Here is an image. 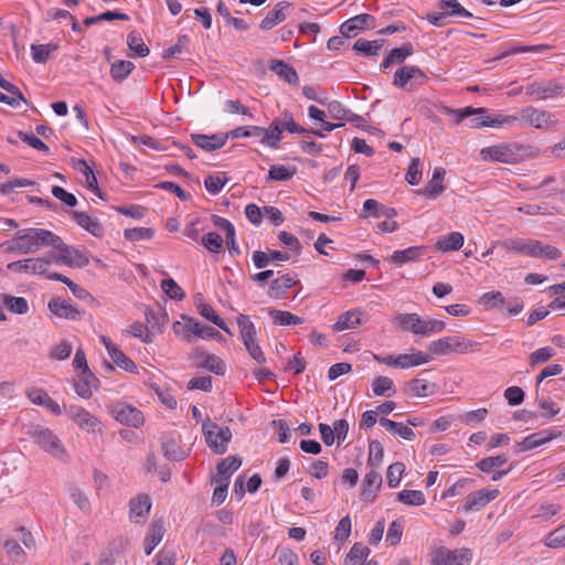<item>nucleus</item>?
<instances>
[{
    "label": "nucleus",
    "mask_w": 565,
    "mask_h": 565,
    "mask_svg": "<svg viewBox=\"0 0 565 565\" xmlns=\"http://www.w3.org/2000/svg\"><path fill=\"white\" fill-rule=\"evenodd\" d=\"M55 235L45 228H24L18 231L13 238L3 242L0 247L7 253L32 254L43 246H52Z\"/></svg>",
    "instance_id": "1"
},
{
    "label": "nucleus",
    "mask_w": 565,
    "mask_h": 565,
    "mask_svg": "<svg viewBox=\"0 0 565 565\" xmlns=\"http://www.w3.org/2000/svg\"><path fill=\"white\" fill-rule=\"evenodd\" d=\"M395 322L402 329L422 337H430L446 328V323L443 320L422 318L417 313H401L396 316Z\"/></svg>",
    "instance_id": "2"
},
{
    "label": "nucleus",
    "mask_w": 565,
    "mask_h": 565,
    "mask_svg": "<svg viewBox=\"0 0 565 565\" xmlns=\"http://www.w3.org/2000/svg\"><path fill=\"white\" fill-rule=\"evenodd\" d=\"M529 147L518 142L491 146L481 150L484 160L499 161L503 163H518L527 154Z\"/></svg>",
    "instance_id": "3"
},
{
    "label": "nucleus",
    "mask_w": 565,
    "mask_h": 565,
    "mask_svg": "<svg viewBox=\"0 0 565 565\" xmlns=\"http://www.w3.org/2000/svg\"><path fill=\"white\" fill-rule=\"evenodd\" d=\"M34 443L45 452L60 461H66L68 454L60 438L49 428L35 427L31 431Z\"/></svg>",
    "instance_id": "4"
},
{
    "label": "nucleus",
    "mask_w": 565,
    "mask_h": 565,
    "mask_svg": "<svg viewBox=\"0 0 565 565\" xmlns=\"http://www.w3.org/2000/svg\"><path fill=\"white\" fill-rule=\"evenodd\" d=\"M202 431L207 446L216 455H223L227 451V445L232 440V430L230 427H218L209 418L202 424Z\"/></svg>",
    "instance_id": "5"
},
{
    "label": "nucleus",
    "mask_w": 565,
    "mask_h": 565,
    "mask_svg": "<svg viewBox=\"0 0 565 565\" xmlns=\"http://www.w3.org/2000/svg\"><path fill=\"white\" fill-rule=\"evenodd\" d=\"M515 118L516 122L527 125L536 129L554 128L558 121L554 114L547 110L536 109L532 106H527L520 113L515 114Z\"/></svg>",
    "instance_id": "6"
},
{
    "label": "nucleus",
    "mask_w": 565,
    "mask_h": 565,
    "mask_svg": "<svg viewBox=\"0 0 565 565\" xmlns=\"http://www.w3.org/2000/svg\"><path fill=\"white\" fill-rule=\"evenodd\" d=\"M52 247L58 252V255L54 256L55 264L77 268H83L89 264L88 257L82 250L66 245L58 235H55Z\"/></svg>",
    "instance_id": "7"
},
{
    "label": "nucleus",
    "mask_w": 565,
    "mask_h": 565,
    "mask_svg": "<svg viewBox=\"0 0 565 565\" xmlns=\"http://www.w3.org/2000/svg\"><path fill=\"white\" fill-rule=\"evenodd\" d=\"M66 415L82 429L89 434L102 433L100 420L88 411L77 405L64 406Z\"/></svg>",
    "instance_id": "8"
},
{
    "label": "nucleus",
    "mask_w": 565,
    "mask_h": 565,
    "mask_svg": "<svg viewBox=\"0 0 565 565\" xmlns=\"http://www.w3.org/2000/svg\"><path fill=\"white\" fill-rule=\"evenodd\" d=\"M109 411L114 418L124 425L137 428L145 422V417L138 408L124 402L113 403Z\"/></svg>",
    "instance_id": "9"
},
{
    "label": "nucleus",
    "mask_w": 565,
    "mask_h": 565,
    "mask_svg": "<svg viewBox=\"0 0 565 565\" xmlns=\"http://www.w3.org/2000/svg\"><path fill=\"white\" fill-rule=\"evenodd\" d=\"M182 319L185 321V323H181L179 321L173 323V331L175 334L190 332L202 339L221 337L217 330L210 326L201 324L196 319L192 317L182 316Z\"/></svg>",
    "instance_id": "10"
},
{
    "label": "nucleus",
    "mask_w": 565,
    "mask_h": 565,
    "mask_svg": "<svg viewBox=\"0 0 565 565\" xmlns=\"http://www.w3.org/2000/svg\"><path fill=\"white\" fill-rule=\"evenodd\" d=\"M471 557L470 550H449L439 547L435 551L433 556V565H466Z\"/></svg>",
    "instance_id": "11"
},
{
    "label": "nucleus",
    "mask_w": 565,
    "mask_h": 565,
    "mask_svg": "<svg viewBox=\"0 0 565 565\" xmlns=\"http://www.w3.org/2000/svg\"><path fill=\"white\" fill-rule=\"evenodd\" d=\"M51 260L47 258H29L23 260H17L8 264V269L19 273H30L34 275H42L47 278L49 266Z\"/></svg>",
    "instance_id": "12"
},
{
    "label": "nucleus",
    "mask_w": 565,
    "mask_h": 565,
    "mask_svg": "<svg viewBox=\"0 0 565 565\" xmlns=\"http://www.w3.org/2000/svg\"><path fill=\"white\" fill-rule=\"evenodd\" d=\"M426 81V74L418 66H403L395 72L393 85L406 88L408 85L424 84Z\"/></svg>",
    "instance_id": "13"
},
{
    "label": "nucleus",
    "mask_w": 565,
    "mask_h": 565,
    "mask_svg": "<svg viewBox=\"0 0 565 565\" xmlns=\"http://www.w3.org/2000/svg\"><path fill=\"white\" fill-rule=\"evenodd\" d=\"M564 87L553 81L533 82L525 87V94L534 99H550L562 94Z\"/></svg>",
    "instance_id": "14"
},
{
    "label": "nucleus",
    "mask_w": 565,
    "mask_h": 565,
    "mask_svg": "<svg viewBox=\"0 0 565 565\" xmlns=\"http://www.w3.org/2000/svg\"><path fill=\"white\" fill-rule=\"evenodd\" d=\"M499 495L497 489H481L467 495L466 501L458 511H479Z\"/></svg>",
    "instance_id": "15"
},
{
    "label": "nucleus",
    "mask_w": 565,
    "mask_h": 565,
    "mask_svg": "<svg viewBox=\"0 0 565 565\" xmlns=\"http://www.w3.org/2000/svg\"><path fill=\"white\" fill-rule=\"evenodd\" d=\"M150 510V497L141 493L129 501V520L136 524L145 523Z\"/></svg>",
    "instance_id": "16"
},
{
    "label": "nucleus",
    "mask_w": 565,
    "mask_h": 565,
    "mask_svg": "<svg viewBox=\"0 0 565 565\" xmlns=\"http://www.w3.org/2000/svg\"><path fill=\"white\" fill-rule=\"evenodd\" d=\"M562 435L559 430L545 429L537 433H533L526 436L523 440L518 443L516 448L518 451H527L532 450L536 447L542 446L543 444L557 438Z\"/></svg>",
    "instance_id": "17"
},
{
    "label": "nucleus",
    "mask_w": 565,
    "mask_h": 565,
    "mask_svg": "<svg viewBox=\"0 0 565 565\" xmlns=\"http://www.w3.org/2000/svg\"><path fill=\"white\" fill-rule=\"evenodd\" d=\"M375 23V18L367 13L358 14L345 22H343L340 26V32L342 36L350 38L356 34L359 30L363 29H373Z\"/></svg>",
    "instance_id": "18"
},
{
    "label": "nucleus",
    "mask_w": 565,
    "mask_h": 565,
    "mask_svg": "<svg viewBox=\"0 0 565 565\" xmlns=\"http://www.w3.org/2000/svg\"><path fill=\"white\" fill-rule=\"evenodd\" d=\"M367 321L366 312L360 309H353L341 313L333 324L334 331H344L354 329Z\"/></svg>",
    "instance_id": "19"
},
{
    "label": "nucleus",
    "mask_w": 565,
    "mask_h": 565,
    "mask_svg": "<svg viewBox=\"0 0 565 565\" xmlns=\"http://www.w3.org/2000/svg\"><path fill=\"white\" fill-rule=\"evenodd\" d=\"M47 307L50 311L57 316L58 318H64L73 321L79 320L82 318V312L76 307L61 298H52L49 301Z\"/></svg>",
    "instance_id": "20"
},
{
    "label": "nucleus",
    "mask_w": 565,
    "mask_h": 565,
    "mask_svg": "<svg viewBox=\"0 0 565 565\" xmlns=\"http://www.w3.org/2000/svg\"><path fill=\"white\" fill-rule=\"evenodd\" d=\"M97 382V377L90 370L82 371L74 380V390L79 397L88 399L92 397L93 388H96Z\"/></svg>",
    "instance_id": "21"
},
{
    "label": "nucleus",
    "mask_w": 565,
    "mask_h": 565,
    "mask_svg": "<svg viewBox=\"0 0 565 565\" xmlns=\"http://www.w3.org/2000/svg\"><path fill=\"white\" fill-rule=\"evenodd\" d=\"M191 139L194 145L205 151H214L221 149L227 141L226 134L202 135L193 134Z\"/></svg>",
    "instance_id": "22"
},
{
    "label": "nucleus",
    "mask_w": 565,
    "mask_h": 565,
    "mask_svg": "<svg viewBox=\"0 0 565 565\" xmlns=\"http://www.w3.org/2000/svg\"><path fill=\"white\" fill-rule=\"evenodd\" d=\"M291 6L288 1L278 2L275 8L267 12L266 17L262 20L259 28L262 30H271L277 24L286 20V10Z\"/></svg>",
    "instance_id": "23"
},
{
    "label": "nucleus",
    "mask_w": 565,
    "mask_h": 565,
    "mask_svg": "<svg viewBox=\"0 0 565 565\" xmlns=\"http://www.w3.org/2000/svg\"><path fill=\"white\" fill-rule=\"evenodd\" d=\"M297 284L295 275L285 274L274 279L268 289V296L273 299H281L288 289Z\"/></svg>",
    "instance_id": "24"
},
{
    "label": "nucleus",
    "mask_w": 565,
    "mask_h": 565,
    "mask_svg": "<svg viewBox=\"0 0 565 565\" xmlns=\"http://www.w3.org/2000/svg\"><path fill=\"white\" fill-rule=\"evenodd\" d=\"M72 216L77 225L86 230L93 236L102 237L104 235V227L98 218L92 217L87 213L79 211H73Z\"/></svg>",
    "instance_id": "25"
},
{
    "label": "nucleus",
    "mask_w": 565,
    "mask_h": 565,
    "mask_svg": "<svg viewBox=\"0 0 565 565\" xmlns=\"http://www.w3.org/2000/svg\"><path fill=\"white\" fill-rule=\"evenodd\" d=\"M260 143L269 148L276 149L282 139V131L280 128V118H275L268 128L262 127Z\"/></svg>",
    "instance_id": "26"
},
{
    "label": "nucleus",
    "mask_w": 565,
    "mask_h": 565,
    "mask_svg": "<svg viewBox=\"0 0 565 565\" xmlns=\"http://www.w3.org/2000/svg\"><path fill=\"white\" fill-rule=\"evenodd\" d=\"M501 246L509 252H515L521 255L533 257L536 246V239L514 238L502 242Z\"/></svg>",
    "instance_id": "27"
},
{
    "label": "nucleus",
    "mask_w": 565,
    "mask_h": 565,
    "mask_svg": "<svg viewBox=\"0 0 565 565\" xmlns=\"http://www.w3.org/2000/svg\"><path fill=\"white\" fill-rule=\"evenodd\" d=\"M164 532L163 521H152L145 539V553L147 555H150L156 546L162 541Z\"/></svg>",
    "instance_id": "28"
},
{
    "label": "nucleus",
    "mask_w": 565,
    "mask_h": 565,
    "mask_svg": "<svg viewBox=\"0 0 565 565\" xmlns=\"http://www.w3.org/2000/svg\"><path fill=\"white\" fill-rule=\"evenodd\" d=\"M382 484V476L375 470H371L363 479L361 497L364 501L372 502L375 499V491Z\"/></svg>",
    "instance_id": "29"
},
{
    "label": "nucleus",
    "mask_w": 565,
    "mask_h": 565,
    "mask_svg": "<svg viewBox=\"0 0 565 565\" xmlns=\"http://www.w3.org/2000/svg\"><path fill=\"white\" fill-rule=\"evenodd\" d=\"M269 68L290 85H297L299 83V76L296 70L281 60L270 61Z\"/></svg>",
    "instance_id": "30"
},
{
    "label": "nucleus",
    "mask_w": 565,
    "mask_h": 565,
    "mask_svg": "<svg viewBox=\"0 0 565 565\" xmlns=\"http://www.w3.org/2000/svg\"><path fill=\"white\" fill-rule=\"evenodd\" d=\"M446 171L441 167H437L434 170L431 180L428 184L420 191L422 194L427 195L430 199H436L445 191V185L443 184L444 177Z\"/></svg>",
    "instance_id": "31"
},
{
    "label": "nucleus",
    "mask_w": 565,
    "mask_h": 565,
    "mask_svg": "<svg viewBox=\"0 0 565 565\" xmlns=\"http://www.w3.org/2000/svg\"><path fill=\"white\" fill-rule=\"evenodd\" d=\"M363 211L365 212V215H363L364 217L371 215L374 217L392 218L397 215V211L394 207L383 205L373 199H367L363 203Z\"/></svg>",
    "instance_id": "32"
},
{
    "label": "nucleus",
    "mask_w": 565,
    "mask_h": 565,
    "mask_svg": "<svg viewBox=\"0 0 565 565\" xmlns=\"http://www.w3.org/2000/svg\"><path fill=\"white\" fill-rule=\"evenodd\" d=\"M431 355L425 354L420 351L414 353H405L395 356V367L408 369L411 366H418L431 361Z\"/></svg>",
    "instance_id": "33"
},
{
    "label": "nucleus",
    "mask_w": 565,
    "mask_h": 565,
    "mask_svg": "<svg viewBox=\"0 0 565 565\" xmlns=\"http://www.w3.org/2000/svg\"><path fill=\"white\" fill-rule=\"evenodd\" d=\"M423 246H412L406 249L395 250L391 255L390 262L401 267L406 263L415 262L416 259H418L423 255Z\"/></svg>",
    "instance_id": "34"
},
{
    "label": "nucleus",
    "mask_w": 565,
    "mask_h": 565,
    "mask_svg": "<svg viewBox=\"0 0 565 565\" xmlns=\"http://www.w3.org/2000/svg\"><path fill=\"white\" fill-rule=\"evenodd\" d=\"M242 465V459L238 456H228L227 458L221 460L217 466V477L216 479L228 481L231 476L238 470Z\"/></svg>",
    "instance_id": "35"
},
{
    "label": "nucleus",
    "mask_w": 565,
    "mask_h": 565,
    "mask_svg": "<svg viewBox=\"0 0 565 565\" xmlns=\"http://www.w3.org/2000/svg\"><path fill=\"white\" fill-rule=\"evenodd\" d=\"M552 50V46L548 44H537V45H513L509 50L502 52L499 56L486 61L487 63L495 62L502 60L509 55L518 54V53H544Z\"/></svg>",
    "instance_id": "36"
},
{
    "label": "nucleus",
    "mask_w": 565,
    "mask_h": 565,
    "mask_svg": "<svg viewBox=\"0 0 565 565\" xmlns=\"http://www.w3.org/2000/svg\"><path fill=\"white\" fill-rule=\"evenodd\" d=\"M451 113L456 116L457 121H461L465 118L471 116V115H479L478 117H475L471 119V127L473 128H481L484 127L483 125H479L483 120H486V108H472L471 106L459 108L451 110Z\"/></svg>",
    "instance_id": "37"
},
{
    "label": "nucleus",
    "mask_w": 565,
    "mask_h": 565,
    "mask_svg": "<svg viewBox=\"0 0 565 565\" xmlns=\"http://www.w3.org/2000/svg\"><path fill=\"white\" fill-rule=\"evenodd\" d=\"M465 242V237L459 232H451L441 236L436 243V247L441 252L459 250Z\"/></svg>",
    "instance_id": "38"
},
{
    "label": "nucleus",
    "mask_w": 565,
    "mask_h": 565,
    "mask_svg": "<svg viewBox=\"0 0 565 565\" xmlns=\"http://www.w3.org/2000/svg\"><path fill=\"white\" fill-rule=\"evenodd\" d=\"M47 279L56 280V281H61V282L65 284L71 289L72 294L78 299H82V300L89 299L90 301L94 300L92 295L86 289L78 286L77 284H75L70 278H67L66 276H64L62 274H58V273L47 274Z\"/></svg>",
    "instance_id": "39"
},
{
    "label": "nucleus",
    "mask_w": 565,
    "mask_h": 565,
    "mask_svg": "<svg viewBox=\"0 0 565 565\" xmlns=\"http://www.w3.org/2000/svg\"><path fill=\"white\" fill-rule=\"evenodd\" d=\"M372 390L376 396L392 397L396 393L393 380L387 376L375 377L372 382Z\"/></svg>",
    "instance_id": "40"
},
{
    "label": "nucleus",
    "mask_w": 565,
    "mask_h": 565,
    "mask_svg": "<svg viewBox=\"0 0 565 565\" xmlns=\"http://www.w3.org/2000/svg\"><path fill=\"white\" fill-rule=\"evenodd\" d=\"M328 114L332 119L337 120L355 121L358 119H361L360 116L347 109L338 100H332L331 103L328 104Z\"/></svg>",
    "instance_id": "41"
},
{
    "label": "nucleus",
    "mask_w": 565,
    "mask_h": 565,
    "mask_svg": "<svg viewBox=\"0 0 565 565\" xmlns=\"http://www.w3.org/2000/svg\"><path fill=\"white\" fill-rule=\"evenodd\" d=\"M407 388L414 396L426 397L434 394L436 385L417 377L407 383Z\"/></svg>",
    "instance_id": "42"
},
{
    "label": "nucleus",
    "mask_w": 565,
    "mask_h": 565,
    "mask_svg": "<svg viewBox=\"0 0 565 565\" xmlns=\"http://www.w3.org/2000/svg\"><path fill=\"white\" fill-rule=\"evenodd\" d=\"M127 45L129 50L132 51V56L146 57L150 52L149 47L145 44L140 33L137 31H131L127 35Z\"/></svg>",
    "instance_id": "43"
},
{
    "label": "nucleus",
    "mask_w": 565,
    "mask_h": 565,
    "mask_svg": "<svg viewBox=\"0 0 565 565\" xmlns=\"http://www.w3.org/2000/svg\"><path fill=\"white\" fill-rule=\"evenodd\" d=\"M269 315L275 324L279 326H296L303 323V318L298 317L289 311L270 309Z\"/></svg>",
    "instance_id": "44"
},
{
    "label": "nucleus",
    "mask_w": 565,
    "mask_h": 565,
    "mask_svg": "<svg viewBox=\"0 0 565 565\" xmlns=\"http://www.w3.org/2000/svg\"><path fill=\"white\" fill-rule=\"evenodd\" d=\"M297 172L295 166H271L266 181H287L290 180Z\"/></svg>",
    "instance_id": "45"
},
{
    "label": "nucleus",
    "mask_w": 565,
    "mask_h": 565,
    "mask_svg": "<svg viewBox=\"0 0 565 565\" xmlns=\"http://www.w3.org/2000/svg\"><path fill=\"white\" fill-rule=\"evenodd\" d=\"M1 297L2 302L9 311L18 315H24L29 311V305L25 298L14 297L7 294H3Z\"/></svg>",
    "instance_id": "46"
},
{
    "label": "nucleus",
    "mask_w": 565,
    "mask_h": 565,
    "mask_svg": "<svg viewBox=\"0 0 565 565\" xmlns=\"http://www.w3.org/2000/svg\"><path fill=\"white\" fill-rule=\"evenodd\" d=\"M438 8L445 15H458L463 18H471L472 13L467 11L457 0H440Z\"/></svg>",
    "instance_id": "47"
},
{
    "label": "nucleus",
    "mask_w": 565,
    "mask_h": 565,
    "mask_svg": "<svg viewBox=\"0 0 565 565\" xmlns=\"http://www.w3.org/2000/svg\"><path fill=\"white\" fill-rule=\"evenodd\" d=\"M135 68L134 63L119 60L111 64L110 75L114 81L120 83L125 81Z\"/></svg>",
    "instance_id": "48"
},
{
    "label": "nucleus",
    "mask_w": 565,
    "mask_h": 565,
    "mask_svg": "<svg viewBox=\"0 0 565 565\" xmlns=\"http://www.w3.org/2000/svg\"><path fill=\"white\" fill-rule=\"evenodd\" d=\"M198 310L202 317H204L206 320L211 321L215 326H217L220 329L225 331L226 333L231 334V331L228 327L226 326L225 321L215 312V310L212 308V306L207 303H198Z\"/></svg>",
    "instance_id": "49"
},
{
    "label": "nucleus",
    "mask_w": 565,
    "mask_h": 565,
    "mask_svg": "<svg viewBox=\"0 0 565 565\" xmlns=\"http://www.w3.org/2000/svg\"><path fill=\"white\" fill-rule=\"evenodd\" d=\"M382 49V41H369L365 39H358L353 44V50L361 52L365 56H376Z\"/></svg>",
    "instance_id": "50"
},
{
    "label": "nucleus",
    "mask_w": 565,
    "mask_h": 565,
    "mask_svg": "<svg viewBox=\"0 0 565 565\" xmlns=\"http://www.w3.org/2000/svg\"><path fill=\"white\" fill-rule=\"evenodd\" d=\"M110 359L117 366L127 372L135 373L137 371V365L135 362L118 348H111Z\"/></svg>",
    "instance_id": "51"
},
{
    "label": "nucleus",
    "mask_w": 565,
    "mask_h": 565,
    "mask_svg": "<svg viewBox=\"0 0 565 565\" xmlns=\"http://www.w3.org/2000/svg\"><path fill=\"white\" fill-rule=\"evenodd\" d=\"M455 337H445L433 341L428 345L429 352L436 355H445L454 352Z\"/></svg>",
    "instance_id": "52"
},
{
    "label": "nucleus",
    "mask_w": 565,
    "mask_h": 565,
    "mask_svg": "<svg viewBox=\"0 0 565 565\" xmlns=\"http://www.w3.org/2000/svg\"><path fill=\"white\" fill-rule=\"evenodd\" d=\"M480 303L486 309H501L505 305V298L501 291H488L480 298Z\"/></svg>",
    "instance_id": "53"
},
{
    "label": "nucleus",
    "mask_w": 565,
    "mask_h": 565,
    "mask_svg": "<svg viewBox=\"0 0 565 565\" xmlns=\"http://www.w3.org/2000/svg\"><path fill=\"white\" fill-rule=\"evenodd\" d=\"M237 324L239 327V333L243 343L256 339V329L248 316L239 315L237 318Z\"/></svg>",
    "instance_id": "54"
},
{
    "label": "nucleus",
    "mask_w": 565,
    "mask_h": 565,
    "mask_svg": "<svg viewBox=\"0 0 565 565\" xmlns=\"http://www.w3.org/2000/svg\"><path fill=\"white\" fill-rule=\"evenodd\" d=\"M507 462H508V456L499 455V456H491V457L483 458L480 461H478L476 466L482 472L489 473L498 468H501Z\"/></svg>",
    "instance_id": "55"
},
{
    "label": "nucleus",
    "mask_w": 565,
    "mask_h": 565,
    "mask_svg": "<svg viewBox=\"0 0 565 565\" xmlns=\"http://www.w3.org/2000/svg\"><path fill=\"white\" fill-rule=\"evenodd\" d=\"M68 494L72 501L84 513H89L92 510L90 502L86 493L75 486L68 487Z\"/></svg>",
    "instance_id": "56"
},
{
    "label": "nucleus",
    "mask_w": 565,
    "mask_h": 565,
    "mask_svg": "<svg viewBox=\"0 0 565 565\" xmlns=\"http://www.w3.org/2000/svg\"><path fill=\"white\" fill-rule=\"evenodd\" d=\"M161 450L168 460L179 461L183 459V451L173 438H163L161 441Z\"/></svg>",
    "instance_id": "57"
},
{
    "label": "nucleus",
    "mask_w": 565,
    "mask_h": 565,
    "mask_svg": "<svg viewBox=\"0 0 565 565\" xmlns=\"http://www.w3.org/2000/svg\"><path fill=\"white\" fill-rule=\"evenodd\" d=\"M397 500L407 505L419 507L425 504L426 499L419 490H403L397 494Z\"/></svg>",
    "instance_id": "58"
},
{
    "label": "nucleus",
    "mask_w": 565,
    "mask_h": 565,
    "mask_svg": "<svg viewBox=\"0 0 565 565\" xmlns=\"http://www.w3.org/2000/svg\"><path fill=\"white\" fill-rule=\"evenodd\" d=\"M516 122L515 115H494V116H487L486 120L480 122L479 125H483L486 127H502V126H511Z\"/></svg>",
    "instance_id": "59"
},
{
    "label": "nucleus",
    "mask_w": 565,
    "mask_h": 565,
    "mask_svg": "<svg viewBox=\"0 0 565 565\" xmlns=\"http://www.w3.org/2000/svg\"><path fill=\"white\" fill-rule=\"evenodd\" d=\"M200 366L217 375H223L226 370L224 362L214 354H205Z\"/></svg>",
    "instance_id": "60"
},
{
    "label": "nucleus",
    "mask_w": 565,
    "mask_h": 565,
    "mask_svg": "<svg viewBox=\"0 0 565 565\" xmlns=\"http://www.w3.org/2000/svg\"><path fill=\"white\" fill-rule=\"evenodd\" d=\"M161 289L170 299L182 300L185 297L182 288L172 278L163 279Z\"/></svg>",
    "instance_id": "61"
},
{
    "label": "nucleus",
    "mask_w": 565,
    "mask_h": 565,
    "mask_svg": "<svg viewBox=\"0 0 565 565\" xmlns=\"http://www.w3.org/2000/svg\"><path fill=\"white\" fill-rule=\"evenodd\" d=\"M154 232L149 227H132L124 232V237L130 242H138L152 238Z\"/></svg>",
    "instance_id": "62"
},
{
    "label": "nucleus",
    "mask_w": 565,
    "mask_h": 565,
    "mask_svg": "<svg viewBox=\"0 0 565 565\" xmlns=\"http://www.w3.org/2000/svg\"><path fill=\"white\" fill-rule=\"evenodd\" d=\"M202 244L209 252L217 254L223 249L224 241L220 234L210 232L202 237Z\"/></svg>",
    "instance_id": "63"
},
{
    "label": "nucleus",
    "mask_w": 565,
    "mask_h": 565,
    "mask_svg": "<svg viewBox=\"0 0 565 565\" xmlns=\"http://www.w3.org/2000/svg\"><path fill=\"white\" fill-rule=\"evenodd\" d=\"M545 545L552 548L565 546V524L558 526L547 535Z\"/></svg>",
    "instance_id": "64"
}]
</instances>
